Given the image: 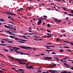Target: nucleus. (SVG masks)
<instances>
[{
	"label": "nucleus",
	"mask_w": 73,
	"mask_h": 73,
	"mask_svg": "<svg viewBox=\"0 0 73 73\" xmlns=\"http://www.w3.org/2000/svg\"><path fill=\"white\" fill-rule=\"evenodd\" d=\"M17 61H19L20 64H26V66H28V64L26 63L25 62L23 63V61L21 59H17Z\"/></svg>",
	"instance_id": "f257e3e1"
},
{
	"label": "nucleus",
	"mask_w": 73,
	"mask_h": 73,
	"mask_svg": "<svg viewBox=\"0 0 73 73\" xmlns=\"http://www.w3.org/2000/svg\"><path fill=\"white\" fill-rule=\"evenodd\" d=\"M44 58H42V59L43 60H48V61H50V60H52V58L51 57H45V56H44Z\"/></svg>",
	"instance_id": "f03ea898"
},
{
	"label": "nucleus",
	"mask_w": 73,
	"mask_h": 73,
	"mask_svg": "<svg viewBox=\"0 0 73 73\" xmlns=\"http://www.w3.org/2000/svg\"><path fill=\"white\" fill-rule=\"evenodd\" d=\"M19 46L20 48H22L23 49H25L26 50H28V49H32V48L29 47L23 46Z\"/></svg>",
	"instance_id": "7ed1b4c3"
},
{
	"label": "nucleus",
	"mask_w": 73,
	"mask_h": 73,
	"mask_svg": "<svg viewBox=\"0 0 73 73\" xmlns=\"http://www.w3.org/2000/svg\"><path fill=\"white\" fill-rule=\"evenodd\" d=\"M18 70H15L17 72H20V73H24V72H24V70H23L22 69H18Z\"/></svg>",
	"instance_id": "20e7f679"
},
{
	"label": "nucleus",
	"mask_w": 73,
	"mask_h": 73,
	"mask_svg": "<svg viewBox=\"0 0 73 73\" xmlns=\"http://www.w3.org/2000/svg\"><path fill=\"white\" fill-rule=\"evenodd\" d=\"M15 40H20L21 41H23L24 42H25V41H27V40H26L21 39H19V38H15Z\"/></svg>",
	"instance_id": "39448f33"
},
{
	"label": "nucleus",
	"mask_w": 73,
	"mask_h": 73,
	"mask_svg": "<svg viewBox=\"0 0 73 73\" xmlns=\"http://www.w3.org/2000/svg\"><path fill=\"white\" fill-rule=\"evenodd\" d=\"M8 12V13H6V14H7V15H12V16H16V15L15 14L11 13L9 12Z\"/></svg>",
	"instance_id": "423d86ee"
},
{
	"label": "nucleus",
	"mask_w": 73,
	"mask_h": 73,
	"mask_svg": "<svg viewBox=\"0 0 73 73\" xmlns=\"http://www.w3.org/2000/svg\"><path fill=\"white\" fill-rule=\"evenodd\" d=\"M5 32H7V33H9L10 35H15V34H11V33H11V31H5Z\"/></svg>",
	"instance_id": "0eeeda50"
},
{
	"label": "nucleus",
	"mask_w": 73,
	"mask_h": 73,
	"mask_svg": "<svg viewBox=\"0 0 73 73\" xmlns=\"http://www.w3.org/2000/svg\"><path fill=\"white\" fill-rule=\"evenodd\" d=\"M38 21L37 23V25H40L41 23H42V21L41 20V19H38Z\"/></svg>",
	"instance_id": "6e6552de"
},
{
	"label": "nucleus",
	"mask_w": 73,
	"mask_h": 73,
	"mask_svg": "<svg viewBox=\"0 0 73 73\" xmlns=\"http://www.w3.org/2000/svg\"><path fill=\"white\" fill-rule=\"evenodd\" d=\"M30 67L26 66V68L27 69H34V68H33V66H29Z\"/></svg>",
	"instance_id": "1a4fd4ad"
},
{
	"label": "nucleus",
	"mask_w": 73,
	"mask_h": 73,
	"mask_svg": "<svg viewBox=\"0 0 73 73\" xmlns=\"http://www.w3.org/2000/svg\"><path fill=\"white\" fill-rule=\"evenodd\" d=\"M8 48H9V49H10V50H11V52H13V50H14V51H15V52H16L17 53V50H16L11 49V48H9V47Z\"/></svg>",
	"instance_id": "9d476101"
},
{
	"label": "nucleus",
	"mask_w": 73,
	"mask_h": 73,
	"mask_svg": "<svg viewBox=\"0 0 73 73\" xmlns=\"http://www.w3.org/2000/svg\"><path fill=\"white\" fill-rule=\"evenodd\" d=\"M20 37H24V38H25V39H28V38H25L26 37V36L25 35H20L19 36Z\"/></svg>",
	"instance_id": "9b49d317"
},
{
	"label": "nucleus",
	"mask_w": 73,
	"mask_h": 73,
	"mask_svg": "<svg viewBox=\"0 0 73 73\" xmlns=\"http://www.w3.org/2000/svg\"><path fill=\"white\" fill-rule=\"evenodd\" d=\"M17 53H21V54H20L21 55H23V54H25L24 53H23V52H17Z\"/></svg>",
	"instance_id": "f8f14e48"
},
{
	"label": "nucleus",
	"mask_w": 73,
	"mask_h": 73,
	"mask_svg": "<svg viewBox=\"0 0 73 73\" xmlns=\"http://www.w3.org/2000/svg\"><path fill=\"white\" fill-rule=\"evenodd\" d=\"M4 26L5 27V28H9V29L11 28V27L9 26H8L6 25H4Z\"/></svg>",
	"instance_id": "ddd939ff"
},
{
	"label": "nucleus",
	"mask_w": 73,
	"mask_h": 73,
	"mask_svg": "<svg viewBox=\"0 0 73 73\" xmlns=\"http://www.w3.org/2000/svg\"><path fill=\"white\" fill-rule=\"evenodd\" d=\"M34 40H35V41H41L42 40V39H34Z\"/></svg>",
	"instance_id": "4468645a"
},
{
	"label": "nucleus",
	"mask_w": 73,
	"mask_h": 73,
	"mask_svg": "<svg viewBox=\"0 0 73 73\" xmlns=\"http://www.w3.org/2000/svg\"><path fill=\"white\" fill-rule=\"evenodd\" d=\"M24 9L23 8H20L18 10H17V11H20V10H23Z\"/></svg>",
	"instance_id": "2eb2a0df"
},
{
	"label": "nucleus",
	"mask_w": 73,
	"mask_h": 73,
	"mask_svg": "<svg viewBox=\"0 0 73 73\" xmlns=\"http://www.w3.org/2000/svg\"><path fill=\"white\" fill-rule=\"evenodd\" d=\"M64 50H62V49H61L59 51V52H61V53H62V52H64Z\"/></svg>",
	"instance_id": "dca6fc26"
},
{
	"label": "nucleus",
	"mask_w": 73,
	"mask_h": 73,
	"mask_svg": "<svg viewBox=\"0 0 73 73\" xmlns=\"http://www.w3.org/2000/svg\"><path fill=\"white\" fill-rule=\"evenodd\" d=\"M17 42H21V43H23V44H25V42L21 41H17Z\"/></svg>",
	"instance_id": "f3484780"
},
{
	"label": "nucleus",
	"mask_w": 73,
	"mask_h": 73,
	"mask_svg": "<svg viewBox=\"0 0 73 73\" xmlns=\"http://www.w3.org/2000/svg\"><path fill=\"white\" fill-rule=\"evenodd\" d=\"M56 70H53L52 71V72H51V73H56Z\"/></svg>",
	"instance_id": "a211bd4d"
},
{
	"label": "nucleus",
	"mask_w": 73,
	"mask_h": 73,
	"mask_svg": "<svg viewBox=\"0 0 73 73\" xmlns=\"http://www.w3.org/2000/svg\"><path fill=\"white\" fill-rule=\"evenodd\" d=\"M3 50H4L5 51V52H8V50H6L5 49V48H3Z\"/></svg>",
	"instance_id": "6ab92c4d"
},
{
	"label": "nucleus",
	"mask_w": 73,
	"mask_h": 73,
	"mask_svg": "<svg viewBox=\"0 0 73 73\" xmlns=\"http://www.w3.org/2000/svg\"><path fill=\"white\" fill-rule=\"evenodd\" d=\"M0 45H3V46H5V45H7V44H0Z\"/></svg>",
	"instance_id": "aec40b11"
},
{
	"label": "nucleus",
	"mask_w": 73,
	"mask_h": 73,
	"mask_svg": "<svg viewBox=\"0 0 73 73\" xmlns=\"http://www.w3.org/2000/svg\"><path fill=\"white\" fill-rule=\"evenodd\" d=\"M63 48H70V47L67 46H64L63 47Z\"/></svg>",
	"instance_id": "412c9836"
},
{
	"label": "nucleus",
	"mask_w": 73,
	"mask_h": 73,
	"mask_svg": "<svg viewBox=\"0 0 73 73\" xmlns=\"http://www.w3.org/2000/svg\"><path fill=\"white\" fill-rule=\"evenodd\" d=\"M60 21H61V20H59L58 21L56 20V23H60Z\"/></svg>",
	"instance_id": "4be33fe9"
},
{
	"label": "nucleus",
	"mask_w": 73,
	"mask_h": 73,
	"mask_svg": "<svg viewBox=\"0 0 73 73\" xmlns=\"http://www.w3.org/2000/svg\"><path fill=\"white\" fill-rule=\"evenodd\" d=\"M1 42L2 44H4V43H5V42H4L3 40H1Z\"/></svg>",
	"instance_id": "5701e85b"
},
{
	"label": "nucleus",
	"mask_w": 73,
	"mask_h": 73,
	"mask_svg": "<svg viewBox=\"0 0 73 73\" xmlns=\"http://www.w3.org/2000/svg\"><path fill=\"white\" fill-rule=\"evenodd\" d=\"M48 47L49 48H50V47H53V48H55V46H48Z\"/></svg>",
	"instance_id": "b1692460"
},
{
	"label": "nucleus",
	"mask_w": 73,
	"mask_h": 73,
	"mask_svg": "<svg viewBox=\"0 0 73 73\" xmlns=\"http://www.w3.org/2000/svg\"><path fill=\"white\" fill-rule=\"evenodd\" d=\"M47 26L48 27V28H49V27H50V24H47Z\"/></svg>",
	"instance_id": "393cba45"
},
{
	"label": "nucleus",
	"mask_w": 73,
	"mask_h": 73,
	"mask_svg": "<svg viewBox=\"0 0 73 73\" xmlns=\"http://www.w3.org/2000/svg\"><path fill=\"white\" fill-rule=\"evenodd\" d=\"M0 21H3V22H5V21L3 20V19H0Z\"/></svg>",
	"instance_id": "a878e982"
},
{
	"label": "nucleus",
	"mask_w": 73,
	"mask_h": 73,
	"mask_svg": "<svg viewBox=\"0 0 73 73\" xmlns=\"http://www.w3.org/2000/svg\"><path fill=\"white\" fill-rule=\"evenodd\" d=\"M69 66H70V65H68L67 66V68H71L70 67H69Z\"/></svg>",
	"instance_id": "bb28decb"
},
{
	"label": "nucleus",
	"mask_w": 73,
	"mask_h": 73,
	"mask_svg": "<svg viewBox=\"0 0 73 73\" xmlns=\"http://www.w3.org/2000/svg\"><path fill=\"white\" fill-rule=\"evenodd\" d=\"M56 65H57V64H54V65H52V66H50V67H52V68H53V67H54V66H56Z\"/></svg>",
	"instance_id": "cd10ccee"
},
{
	"label": "nucleus",
	"mask_w": 73,
	"mask_h": 73,
	"mask_svg": "<svg viewBox=\"0 0 73 73\" xmlns=\"http://www.w3.org/2000/svg\"><path fill=\"white\" fill-rule=\"evenodd\" d=\"M62 9H63V10H64V11H66V10L65 9V8L63 7L62 8Z\"/></svg>",
	"instance_id": "c85d7f7f"
},
{
	"label": "nucleus",
	"mask_w": 73,
	"mask_h": 73,
	"mask_svg": "<svg viewBox=\"0 0 73 73\" xmlns=\"http://www.w3.org/2000/svg\"><path fill=\"white\" fill-rule=\"evenodd\" d=\"M67 58H69V57H66L65 58H64L63 59V60H66V59H67Z\"/></svg>",
	"instance_id": "c756f323"
},
{
	"label": "nucleus",
	"mask_w": 73,
	"mask_h": 73,
	"mask_svg": "<svg viewBox=\"0 0 73 73\" xmlns=\"http://www.w3.org/2000/svg\"><path fill=\"white\" fill-rule=\"evenodd\" d=\"M7 42H8V43H13V42L12 41H9Z\"/></svg>",
	"instance_id": "7c9ffc66"
},
{
	"label": "nucleus",
	"mask_w": 73,
	"mask_h": 73,
	"mask_svg": "<svg viewBox=\"0 0 73 73\" xmlns=\"http://www.w3.org/2000/svg\"><path fill=\"white\" fill-rule=\"evenodd\" d=\"M2 40H9V39L6 38L5 39H3V38H2Z\"/></svg>",
	"instance_id": "2f4dec72"
},
{
	"label": "nucleus",
	"mask_w": 73,
	"mask_h": 73,
	"mask_svg": "<svg viewBox=\"0 0 73 73\" xmlns=\"http://www.w3.org/2000/svg\"><path fill=\"white\" fill-rule=\"evenodd\" d=\"M68 16H73V14H68Z\"/></svg>",
	"instance_id": "473e14b6"
},
{
	"label": "nucleus",
	"mask_w": 73,
	"mask_h": 73,
	"mask_svg": "<svg viewBox=\"0 0 73 73\" xmlns=\"http://www.w3.org/2000/svg\"><path fill=\"white\" fill-rule=\"evenodd\" d=\"M52 54H56V53H55L54 52H53L52 53Z\"/></svg>",
	"instance_id": "72a5a7b5"
},
{
	"label": "nucleus",
	"mask_w": 73,
	"mask_h": 73,
	"mask_svg": "<svg viewBox=\"0 0 73 73\" xmlns=\"http://www.w3.org/2000/svg\"><path fill=\"white\" fill-rule=\"evenodd\" d=\"M47 32H49V33H51V32L50 30H47Z\"/></svg>",
	"instance_id": "f704fd0d"
},
{
	"label": "nucleus",
	"mask_w": 73,
	"mask_h": 73,
	"mask_svg": "<svg viewBox=\"0 0 73 73\" xmlns=\"http://www.w3.org/2000/svg\"><path fill=\"white\" fill-rule=\"evenodd\" d=\"M9 23H11V24H13V25H15V24L14 23H13L12 22H11L9 21Z\"/></svg>",
	"instance_id": "c9c22d12"
},
{
	"label": "nucleus",
	"mask_w": 73,
	"mask_h": 73,
	"mask_svg": "<svg viewBox=\"0 0 73 73\" xmlns=\"http://www.w3.org/2000/svg\"><path fill=\"white\" fill-rule=\"evenodd\" d=\"M47 35H50L52 36H53V35H50V34L49 33H47Z\"/></svg>",
	"instance_id": "e433bc0d"
},
{
	"label": "nucleus",
	"mask_w": 73,
	"mask_h": 73,
	"mask_svg": "<svg viewBox=\"0 0 73 73\" xmlns=\"http://www.w3.org/2000/svg\"><path fill=\"white\" fill-rule=\"evenodd\" d=\"M9 37L11 38H14V36H9Z\"/></svg>",
	"instance_id": "4c0bfd02"
},
{
	"label": "nucleus",
	"mask_w": 73,
	"mask_h": 73,
	"mask_svg": "<svg viewBox=\"0 0 73 73\" xmlns=\"http://www.w3.org/2000/svg\"><path fill=\"white\" fill-rule=\"evenodd\" d=\"M67 50L68 51V52H71V50L67 49Z\"/></svg>",
	"instance_id": "58836bf2"
},
{
	"label": "nucleus",
	"mask_w": 73,
	"mask_h": 73,
	"mask_svg": "<svg viewBox=\"0 0 73 73\" xmlns=\"http://www.w3.org/2000/svg\"><path fill=\"white\" fill-rule=\"evenodd\" d=\"M11 48H13V49H17V48L16 47H11Z\"/></svg>",
	"instance_id": "ea45409f"
},
{
	"label": "nucleus",
	"mask_w": 73,
	"mask_h": 73,
	"mask_svg": "<svg viewBox=\"0 0 73 73\" xmlns=\"http://www.w3.org/2000/svg\"><path fill=\"white\" fill-rule=\"evenodd\" d=\"M43 16L44 18H47L48 17L47 16H46V15H44Z\"/></svg>",
	"instance_id": "a19ab883"
},
{
	"label": "nucleus",
	"mask_w": 73,
	"mask_h": 73,
	"mask_svg": "<svg viewBox=\"0 0 73 73\" xmlns=\"http://www.w3.org/2000/svg\"><path fill=\"white\" fill-rule=\"evenodd\" d=\"M55 20L56 21V22H57V20L58 21V19H55Z\"/></svg>",
	"instance_id": "79ce46f5"
},
{
	"label": "nucleus",
	"mask_w": 73,
	"mask_h": 73,
	"mask_svg": "<svg viewBox=\"0 0 73 73\" xmlns=\"http://www.w3.org/2000/svg\"><path fill=\"white\" fill-rule=\"evenodd\" d=\"M56 61H59V60H58V59H59V58H56Z\"/></svg>",
	"instance_id": "37998d69"
},
{
	"label": "nucleus",
	"mask_w": 73,
	"mask_h": 73,
	"mask_svg": "<svg viewBox=\"0 0 73 73\" xmlns=\"http://www.w3.org/2000/svg\"><path fill=\"white\" fill-rule=\"evenodd\" d=\"M28 35H34V34H30L29 33H28Z\"/></svg>",
	"instance_id": "c03bdc74"
},
{
	"label": "nucleus",
	"mask_w": 73,
	"mask_h": 73,
	"mask_svg": "<svg viewBox=\"0 0 73 73\" xmlns=\"http://www.w3.org/2000/svg\"><path fill=\"white\" fill-rule=\"evenodd\" d=\"M69 72H67L66 71H64V73H69Z\"/></svg>",
	"instance_id": "a18cd8bd"
},
{
	"label": "nucleus",
	"mask_w": 73,
	"mask_h": 73,
	"mask_svg": "<svg viewBox=\"0 0 73 73\" xmlns=\"http://www.w3.org/2000/svg\"><path fill=\"white\" fill-rule=\"evenodd\" d=\"M4 73V72L1 70H0V73Z\"/></svg>",
	"instance_id": "49530a36"
},
{
	"label": "nucleus",
	"mask_w": 73,
	"mask_h": 73,
	"mask_svg": "<svg viewBox=\"0 0 73 73\" xmlns=\"http://www.w3.org/2000/svg\"><path fill=\"white\" fill-rule=\"evenodd\" d=\"M25 54V55H29H29H30V54Z\"/></svg>",
	"instance_id": "de8ad7c7"
},
{
	"label": "nucleus",
	"mask_w": 73,
	"mask_h": 73,
	"mask_svg": "<svg viewBox=\"0 0 73 73\" xmlns=\"http://www.w3.org/2000/svg\"><path fill=\"white\" fill-rule=\"evenodd\" d=\"M52 70H50L48 72H52Z\"/></svg>",
	"instance_id": "09e8293b"
},
{
	"label": "nucleus",
	"mask_w": 73,
	"mask_h": 73,
	"mask_svg": "<svg viewBox=\"0 0 73 73\" xmlns=\"http://www.w3.org/2000/svg\"><path fill=\"white\" fill-rule=\"evenodd\" d=\"M64 65H66V66H67V65H68V64H67L66 63H65L64 64Z\"/></svg>",
	"instance_id": "8fccbe9b"
},
{
	"label": "nucleus",
	"mask_w": 73,
	"mask_h": 73,
	"mask_svg": "<svg viewBox=\"0 0 73 73\" xmlns=\"http://www.w3.org/2000/svg\"><path fill=\"white\" fill-rule=\"evenodd\" d=\"M1 69H2V70H5V69H3V68H1Z\"/></svg>",
	"instance_id": "3c124183"
},
{
	"label": "nucleus",
	"mask_w": 73,
	"mask_h": 73,
	"mask_svg": "<svg viewBox=\"0 0 73 73\" xmlns=\"http://www.w3.org/2000/svg\"><path fill=\"white\" fill-rule=\"evenodd\" d=\"M17 48H16V49L17 50H19L20 49V48H18L17 47H16Z\"/></svg>",
	"instance_id": "603ef678"
},
{
	"label": "nucleus",
	"mask_w": 73,
	"mask_h": 73,
	"mask_svg": "<svg viewBox=\"0 0 73 73\" xmlns=\"http://www.w3.org/2000/svg\"><path fill=\"white\" fill-rule=\"evenodd\" d=\"M7 47H10V48H11V47H12L11 46H6Z\"/></svg>",
	"instance_id": "864d4df0"
},
{
	"label": "nucleus",
	"mask_w": 73,
	"mask_h": 73,
	"mask_svg": "<svg viewBox=\"0 0 73 73\" xmlns=\"http://www.w3.org/2000/svg\"><path fill=\"white\" fill-rule=\"evenodd\" d=\"M42 71L41 70H37V72H42Z\"/></svg>",
	"instance_id": "5fc2aeb1"
},
{
	"label": "nucleus",
	"mask_w": 73,
	"mask_h": 73,
	"mask_svg": "<svg viewBox=\"0 0 73 73\" xmlns=\"http://www.w3.org/2000/svg\"><path fill=\"white\" fill-rule=\"evenodd\" d=\"M0 55H1V56H3V57H5V56H4V55L2 54H0Z\"/></svg>",
	"instance_id": "6e6d98bb"
},
{
	"label": "nucleus",
	"mask_w": 73,
	"mask_h": 73,
	"mask_svg": "<svg viewBox=\"0 0 73 73\" xmlns=\"http://www.w3.org/2000/svg\"><path fill=\"white\" fill-rule=\"evenodd\" d=\"M23 35H28V34H27V33H24Z\"/></svg>",
	"instance_id": "4d7b16f0"
},
{
	"label": "nucleus",
	"mask_w": 73,
	"mask_h": 73,
	"mask_svg": "<svg viewBox=\"0 0 73 73\" xmlns=\"http://www.w3.org/2000/svg\"><path fill=\"white\" fill-rule=\"evenodd\" d=\"M70 44L71 45H73V43H72V42L70 43Z\"/></svg>",
	"instance_id": "13d9d810"
},
{
	"label": "nucleus",
	"mask_w": 73,
	"mask_h": 73,
	"mask_svg": "<svg viewBox=\"0 0 73 73\" xmlns=\"http://www.w3.org/2000/svg\"><path fill=\"white\" fill-rule=\"evenodd\" d=\"M47 49H50V48L49 47H47L46 48Z\"/></svg>",
	"instance_id": "bf43d9fd"
},
{
	"label": "nucleus",
	"mask_w": 73,
	"mask_h": 73,
	"mask_svg": "<svg viewBox=\"0 0 73 73\" xmlns=\"http://www.w3.org/2000/svg\"><path fill=\"white\" fill-rule=\"evenodd\" d=\"M12 69H13V70H15L16 68H12Z\"/></svg>",
	"instance_id": "052dcab7"
},
{
	"label": "nucleus",
	"mask_w": 73,
	"mask_h": 73,
	"mask_svg": "<svg viewBox=\"0 0 73 73\" xmlns=\"http://www.w3.org/2000/svg\"><path fill=\"white\" fill-rule=\"evenodd\" d=\"M56 40L57 41H59V39L56 38Z\"/></svg>",
	"instance_id": "680f3d73"
},
{
	"label": "nucleus",
	"mask_w": 73,
	"mask_h": 73,
	"mask_svg": "<svg viewBox=\"0 0 73 73\" xmlns=\"http://www.w3.org/2000/svg\"><path fill=\"white\" fill-rule=\"evenodd\" d=\"M63 2H64L65 3H66V2L65 1H64V0H62Z\"/></svg>",
	"instance_id": "e2e57ef3"
},
{
	"label": "nucleus",
	"mask_w": 73,
	"mask_h": 73,
	"mask_svg": "<svg viewBox=\"0 0 73 73\" xmlns=\"http://www.w3.org/2000/svg\"><path fill=\"white\" fill-rule=\"evenodd\" d=\"M27 8L28 9H32V8L31 7H27Z\"/></svg>",
	"instance_id": "0e129e2a"
},
{
	"label": "nucleus",
	"mask_w": 73,
	"mask_h": 73,
	"mask_svg": "<svg viewBox=\"0 0 73 73\" xmlns=\"http://www.w3.org/2000/svg\"><path fill=\"white\" fill-rule=\"evenodd\" d=\"M43 73H48V72H42Z\"/></svg>",
	"instance_id": "69168bd1"
},
{
	"label": "nucleus",
	"mask_w": 73,
	"mask_h": 73,
	"mask_svg": "<svg viewBox=\"0 0 73 73\" xmlns=\"http://www.w3.org/2000/svg\"><path fill=\"white\" fill-rule=\"evenodd\" d=\"M71 12H72V13L73 14V10H72L71 11Z\"/></svg>",
	"instance_id": "338daca9"
},
{
	"label": "nucleus",
	"mask_w": 73,
	"mask_h": 73,
	"mask_svg": "<svg viewBox=\"0 0 73 73\" xmlns=\"http://www.w3.org/2000/svg\"><path fill=\"white\" fill-rule=\"evenodd\" d=\"M70 69L72 70H73V67H72L71 68H70Z\"/></svg>",
	"instance_id": "774afa93"
}]
</instances>
